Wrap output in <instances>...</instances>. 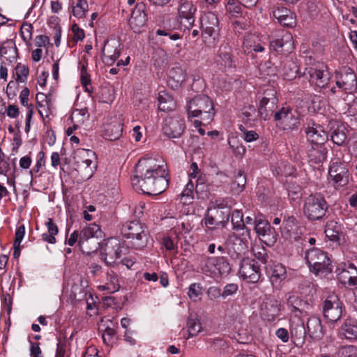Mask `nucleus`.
Masks as SVG:
<instances>
[{"label": "nucleus", "instance_id": "obj_42", "mask_svg": "<svg viewBox=\"0 0 357 357\" xmlns=\"http://www.w3.org/2000/svg\"><path fill=\"white\" fill-rule=\"evenodd\" d=\"M168 83L172 87H178L185 79V74L181 68H172L168 73Z\"/></svg>", "mask_w": 357, "mask_h": 357}, {"label": "nucleus", "instance_id": "obj_7", "mask_svg": "<svg viewBox=\"0 0 357 357\" xmlns=\"http://www.w3.org/2000/svg\"><path fill=\"white\" fill-rule=\"evenodd\" d=\"M79 234L80 240L78 241V245L83 252L89 254L98 249V239L102 238V234L99 225L95 223L89 224L83 228Z\"/></svg>", "mask_w": 357, "mask_h": 357}, {"label": "nucleus", "instance_id": "obj_50", "mask_svg": "<svg viewBox=\"0 0 357 357\" xmlns=\"http://www.w3.org/2000/svg\"><path fill=\"white\" fill-rule=\"evenodd\" d=\"M231 219L234 229L241 230L242 232L243 230H250L245 225L243 214L241 211L234 210L231 215Z\"/></svg>", "mask_w": 357, "mask_h": 357}, {"label": "nucleus", "instance_id": "obj_32", "mask_svg": "<svg viewBox=\"0 0 357 357\" xmlns=\"http://www.w3.org/2000/svg\"><path fill=\"white\" fill-rule=\"evenodd\" d=\"M122 255V248L120 243L115 242L110 245H107L104 253L102 254L104 261L107 265H112Z\"/></svg>", "mask_w": 357, "mask_h": 357}, {"label": "nucleus", "instance_id": "obj_8", "mask_svg": "<svg viewBox=\"0 0 357 357\" xmlns=\"http://www.w3.org/2000/svg\"><path fill=\"white\" fill-rule=\"evenodd\" d=\"M321 307L323 316L328 322L336 323L341 319L344 304L334 292L323 298Z\"/></svg>", "mask_w": 357, "mask_h": 357}, {"label": "nucleus", "instance_id": "obj_40", "mask_svg": "<svg viewBox=\"0 0 357 357\" xmlns=\"http://www.w3.org/2000/svg\"><path fill=\"white\" fill-rule=\"evenodd\" d=\"M351 160L349 150L346 148H339L334 150L333 157L331 163L347 165Z\"/></svg>", "mask_w": 357, "mask_h": 357}, {"label": "nucleus", "instance_id": "obj_58", "mask_svg": "<svg viewBox=\"0 0 357 357\" xmlns=\"http://www.w3.org/2000/svg\"><path fill=\"white\" fill-rule=\"evenodd\" d=\"M155 34L157 36L165 37V38L162 40L163 43H167L169 40H176L181 38V35L179 33L173 32L170 29L167 27L157 29Z\"/></svg>", "mask_w": 357, "mask_h": 357}, {"label": "nucleus", "instance_id": "obj_63", "mask_svg": "<svg viewBox=\"0 0 357 357\" xmlns=\"http://www.w3.org/2000/svg\"><path fill=\"white\" fill-rule=\"evenodd\" d=\"M116 335V331L110 327H107L102 335L105 344H110L113 342V338Z\"/></svg>", "mask_w": 357, "mask_h": 357}, {"label": "nucleus", "instance_id": "obj_16", "mask_svg": "<svg viewBox=\"0 0 357 357\" xmlns=\"http://www.w3.org/2000/svg\"><path fill=\"white\" fill-rule=\"evenodd\" d=\"M120 47V41L115 38H110L105 42L101 56L106 65L111 66L117 60L121 54Z\"/></svg>", "mask_w": 357, "mask_h": 357}, {"label": "nucleus", "instance_id": "obj_22", "mask_svg": "<svg viewBox=\"0 0 357 357\" xmlns=\"http://www.w3.org/2000/svg\"><path fill=\"white\" fill-rule=\"evenodd\" d=\"M337 275L342 284L349 287L357 286V267L354 264H344Z\"/></svg>", "mask_w": 357, "mask_h": 357}, {"label": "nucleus", "instance_id": "obj_41", "mask_svg": "<svg viewBox=\"0 0 357 357\" xmlns=\"http://www.w3.org/2000/svg\"><path fill=\"white\" fill-rule=\"evenodd\" d=\"M46 226L47 227V233H43L41 235L42 240L45 242L54 244L56 242L55 236L59 232V229L57 225L54 222L52 218H48Z\"/></svg>", "mask_w": 357, "mask_h": 357}, {"label": "nucleus", "instance_id": "obj_27", "mask_svg": "<svg viewBox=\"0 0 357 357\" xmlns=\"http://www.w3.org/2000/svg\"><path fill=\"white\" fill-rule=\"evenodd\" d=\"M278 99L274 94L271 98L264 97L260 100L258 108V114L264 119L266 120L272 114L274 115L277 108Z\"/></svg>", "mask_w": 357, "mask_h": 357}, {"label": "nucleus", "instance_id": "obj_31", "mask_svg": "<svg viewBox=\"0 0 357 357\" xmlns=\"http://www.w3.org/2000/svg\"><path fill=\"white\" fill-rule=\"evenodd\" d=\"M290 333L292 342L296 347H302L305 342L307 334L304 323L291 324L290 326Z\"/></svg>", "mask_w": 357, "mask_h": 357}, {"label": "nucleus", "instance_id": "obj_12", "mask_svg": "<svg viewBox=\"0 0 357 357\" xmlns=\"http://www.w3.org/2000/svg\"><path fill=\"white\" fill-rule=\"evenodd\" d=\"M270 47L281 54L291 53L294 48L291 33L284 30L278 31L275 37L271 40Z\"/></svg>", "mask_w": 357, "mask_h": 357}, {"label": "nucleus", "instance_id": "obj_23", "mask_svg": "<svg viewBox=\"0 0 357 357\" xmlns=\"http://www.w3.org/2000/svg\"><path fill=\"white\" fill-rule=\"evenodd\" d=\"M266 269L269 275L270 282L273 285L280 284L287 278L286 267L280 263L273 262L269 264Z\"/></svg>", "mask_w": 357, "mask_h": 357}, {"label": "nucleus", "instance_id": "obj_18", "mask_svg": "<svg viewBox=\"0 0 357 357\" xmlns=\"http://www.w3.org/2000/svg\"><path fill=\"white\" fill-rule=\"evenodd\" d=\"M241 276L248 282L255 283L260 278V268L254 259H243L239 268Z\"/></svg>", "mask_w": 357, "mask_h": 357}, {"label": "nucleus", "instance_id": "obj_52", "mask_svg": "<svg viewBox=\"0 0 357 357\" xmlns=\"http://www.w3.org/2000/svg\"><path fill=\"white\" fill-rule=\"evenodd\" d=\"M88 8L86 0H77L75 5L73 7V14L79 19L84 18L88 12Z\"/></svg>", "mask_w": 357, "mask_h": 357}, {"label": "nucleus", "instance_id": "obj_47", "mask_svg": "<svg viewBox=\"0 0 357 357\" xmlns=\"http://www.w3.org/2000/svg\"><path fill=\"white\" fill-rule=\"evenodd\" d=\"M331 140L338 146L343 145L347 139L345 128L343 126L333 127L331 133Z\"/></svg>", "mask_w": 357, "mask_h": 357}, {"label": "nucleus", "instance_id": "obj_55", "mask_svg": "<svg viewBox=\"0 0 357 357\" xmlns=\"http://www.w3.org/2000/svg\"><path fill=\"white\" fill-rule=\"evenodd\" d=\"M258 236L260 240L268 246L273 245L277 241V234L274 228L269 229Z\"/></svg>", "mask_w": 357, "mask_h": 357}, {"label": "nucleus", "instance_id": "obj_30", "mask_svg": "<svg viewBox=\"0 0 357 357\" xmlns=\"http://www.w3.org/2000/svg\"><path fill=\"white\" fill-rule=\"evenodd\" d=\"M310 81L314 82L317 87L325 88L329 83L330 76L327 71L310 67L307 68Z\"/></svg>", "mask_w": 357, "mask_h": 357}, {"label": "nucleus", "instance_id": "obj_21", "mask_svg": "<svg viewBox=\"0 0 357 357\" xmlns=\"http://www.w3.org/2000/svg\"><path fill=\"white\" fill-rule=\"evenodd\" d=\"M273 16L283 26L292 28L296 25V15L285 7L278 6L274 8Z\"/></svg>", "mask_w": 357, "mask_h": 357}, {"label": "nucleus", "instance_id": "obj_28", "mask_svg": "<svg viewBox=\"0 0 357 357\" xmlns=\"http://www.w3.org/2000/svg\"><path fill=\"white\" fill-rule=\"evenodd\" d=\"M338 335L341 338L349 340L357 339V320L347 318L338 329Z\"/></svg>", "mask_w": 357, "mask_h": 357}, {"label": "nucleus", "instance_id": "obj_20", "mask_svg": "<svg viewBox=\"0 0 357 357\" xmlns=\"http://www.w3.org/2000/svg\"><path fill=\"white\" fill-rule=\"evenodd\" d=\"M230 216L228 208L222 210L215 209L213 215H207L205 218V225L208 228L225 227L227 224Z\"/></svg>", "mask_w": 357, "mask_h": 357}, {"label": "nucleus", "instance_id": "obj_25", "mask_svg": "<svg viewBox=\"0 0 357 357\" xmlns=\"http://www.w3.org/2000/svg\"><path fill=\"white\" fill-rule=\"evenodd\" d=\"M305 132L307 138L312 145H324L328 139L326 132L319 124L313 123L312 126L307 127Z\"/></svg>", "mask_w": 357, "mask_h": 357}, {"label": "nucleus", "instance_id": "obj_59", "mask_svg": "<svg viewBox=\"0 0 357 357\" xmlns=\"http://www.w3.org/2000/svg\"><path fill=\"white\" fill-rule=\"evenodd\" d=\"M241 5L239 1L227 0L226 10L231 17H238L242 13Z\"/></svg>", "mask_w": 357, "mask_h": 357}, {"label": "nucleus", "instance_id": "obj_33", "mask_svg": "<svg viewBox=\"0 0 357 357\" xmlns=\"http://www.w3.org/2000/svg\"><path fill=\"white\" fill-rule=\"evenodd\" d=\"M307 153L310 162L320 164L326 159L327 149L324 145H311Z\"/></svg>", "mask_w": 357, "mask_h": 357}, {"label": "nucleus", "instance_id": "obj_61", "mask_svg": "<svg viewBox=\"0 0 357 357\" xmlns=\"http://www.w3.org/2000/svg\"><path fill=\"white\" fill-rule=\"evenodd\" d=\"M33 29V26L31 24L24 23L22 24L20 29V35L26 43L31 40Z\"/></svg>", "mask_w": 357, "mask_h": 357}, {"label": "nucleus", "instance_id": "obj_9", "mask_svg": "<svg viewBox=\"0 0 357 357\" xmlns=\"http://www.w3.org/2000/svg\"><path fill=\"white\" fill-rule=\"evenodd\" d=\"M250 230H243L239 235L232 234L226 239L227 254L232 259H241L248 249Z\"/></svg>", "mask_w": 357, "mask_h": 357}, {"label": "nucleus", "instance_id": "obj_53", "mask_svg": "<svg viewBox=\"0 0 357 357\" xmlns=\"http://www.w3.org/2000/svg\"><path fill=\"white\" fill-rule=\"evenodd\" d=\"M25 234V227L24 225H20L17 227L16 231H15V238L14 241V252H13V257L15 258L19 257L20 255V243L24 236Z\"/></svg>", "mask_w": 357, "mask_h": 357}, {"label": "nucleus", "instance_id": "obj_14", "mask_svg": "<svg viewBox=\"0 0 357 357\" xmlns=\"http://www.w3.org/2000/svg\"><path fill=\"white\" fill-rule=\"evenodd\" d=\"M281 308L279 300L266 298L261 305L260 316L264 321L273 322L280 315Z\"/></svg>", "mask_w": 357, "mask_h": 357}, {"label": "nucleus", "instance_id": "obj_10", "mask_svg": "<svg viewBox=\"0 0 357 357\" xmlns=\"http://www.w3.org/2000/svg\"><path fill=\"white\" fill-rule=\"evenodd\" d=\"M335 84L341 91L353 93L357 90V78L353 69L342 66L334 72Z\"/></svg>", "mask_w": 357, "mask_h": 357}, {"label": "nucleus", "instance_id": "obj_39", "mask_svg": "<svg viewBox=\"0 0 357 357\" xmlns=\"http://www.w3.org/2000/svg\"><path fill=\"white\" fill-rule=\"evenodd\" d=\"M246 183V177L243 170H238L234 180L231 183V192L232 195H238L242 192Z\"/></svg>", "mask_w": 357, "mask_h": 357}, {"label": "nucleus", "instance_id": "obj_54", "mask_svg": "<svg viewBox=\"0 0 357 357\" xmlns=\"http://www.w3.org/2000/svg\"><path fill=\"white\" fill-rule=\"evenodd\" d=\"M194 187L193 182L189 180L181 194V201L183 204H190L193 199Z\"/></svg>", "mask_w": 357, "mask_h": 357}, {"label": "nucleus", "instance_id": "obj_24", "mask_svg": "<svg viewBox=\"0 0 357 357\" xmlns=\"http://www.w3.org/2000/svg\"><path fill=\"white\" fill-rule=\"evenodd\" d=\"M324 233L328 240L335 243L337 245H340L344 240L342 225L336 221H328L325 226Z\"/></svg>", "mask_w": 357, "mask_h": 357}, {"label": "nucleus", "instance_id": "obj_4", "mask_svg": "<svg viewBox=\"0 0 357 357\" xmlns=\"http://www.w3.org/2000/svg\"><path fill=\"white\" fill-rule=\"evenodd\" d=\"M275 126L280 130L291 132L300 126V115L297 109L284 105L276 110L273 116Z\"/></svg>", "mask_w": 357, "mask_h": 357}, {"label": "nucleus", "instance_id": "obj_26", "mask_svg": "<svg viewBox=\"0 0 357 357\" xmlns=\"http://www.w3.org/2000/svg\"><path fill=\"white\" fill-rule=\"evenodd\" d=\"M305 329L310 337L314 340H319L324 337V328L321 321L318 317L312 316L309 317L306 323Z\"/></svg>", "mask_w": 357, "mask_h": 357}, {"label": "nucleus", "instance_id": "obj_64", "mask_svg": "<svg viewBox=\"0 0 357 357\" xmlns=\"http://www.w3.org/2000/svg\"><path fill=\"white\" fill-rule=\"evenodd\" d=\"M38 113L42 118L48 117L52 114V102L43 103L38 105Z\"/></svg>", "mask_w": 357, "mask_h": 357}, {"label": "nucleus", "instance_id": "obj_37", "mask_svg": "<svg viewBox=\"0 0 357 357\" xmlns=\"http://www.w3.org/2000/svg\"><path fill=\"white\" fill-rule=\"evenodd\" d=\"M243 48L247 54H252V52H262L265 50L264 45L252 36L248 37L244 40Z\"/></svg>", "mask_w": 357, "mask_h": 357}, {"label": "nucleus", "instance_id": "obj_2", "mask_svg": "<svg viewBox=\"0 0 357 357\" xmlns=\"http://www.w3.org/2000/svg\"><path fill=\"white\" fill-rule=\"evenodd\" d=\"M187 112L189 118H200V121H195V126L209 124L215 116L213 102L208 96L204 95H199L192 98L188 102Z\"/></svg>", "mask_w": 357, "mask_h": 357}, {"label": "nucleus", "instance_id": "obj_1", "mask_svg": "<svg viewBox=\"0 0 357 357\" xmlns=\"http://www.w3.org/2000/svg\"><path fill=\"white\" fill-rule=\"evenodd\" d=\"M167 164L154 158H141L136 164L131 178L132 186L149 195L163 192L168 187Z\"/></svg>", "mask_w": 357, "mask_h": 357}, {"label": "nucleus", "instance_id": "obj_57", "mask_svg": "<svg viewBox=\"0 0 357 357\" xmlns=\"http://www.w3.org/2000/svg\"><path fill=\"white\" fill-rule=\"evenodd\" d=\"M254 223L255 229L258 235L266 231V230H268L269 229L273 228V227L271 226L268 221L264 219V218L262 215H259L256 217Z\"/></svg>", "mask_w": 357, "mask_h": 357}, {"label": "nucleus", "instance_id": "obj_35", "mask_svg": "<svg viewBox=\"0 0 357 357\" xmlns=\"http://www.w3.org/2000/svg\"><path fill=\"white\" fill-rule=\"evenodd\" d=\"M121 287L117 274L113 270H108L106 273V282L104 284L99 286L100 290H106L108 293L112 294L119 290Z\"/></svg>", "mask_w": 357, "mask_h": 357}, {"label": "nucleus", "instance_id": "obj_49", "mask_svg": "<svg viewBox=\"0 0 357 357\" xmlns=\"http://www.w3.org/2000/svg\"><path fill=\"white\" fill-rule=\"evenodd\" d=\"M188 335L186 339L196 336L202 330L201 324L196 316L190 315L187 321Z\"/></svg>", "mask_w": 357, "mask_h": 357}, {"label": "nucleus", "instance_id": "obj_19", "mask_svg": "<svg viewBox=\"0 0 357 357\" xmlns=\"http://www.w3.org/2000/svg\"><path fill=\"white\" fill-rule=\"evenodd\" d=\"M328 174L336 188L346 185L349 181L347 165L331 163Z\"/></svg>", "mask_w": 357, "mask_h": 357}, {"label": "nucleus", "instance_id": "obj_34", "mask_svg": "<svg viewBox=\"0 0 357 357\" xmlns=\"http://www.w3.org/2000/svg\"><path fill=\"white\" fill-rule=\"evenodd\" d=\"M218 62L225 68H233L236 66L231 54V49L228 44H222L218 50Z\"/></svg>", "mask_w": 357, "mask_h": 357}, {"label": "nucleus", "instance_id": "obj_13", "mask_svg": "<svg viewBox=\"0 0 357 357\" xmlns=\"http://www.w3.org/2000/svg\"><path fill=\"white\" fill-rule=\"evenodd\" d=\"M145 10L146 4L144 2L137 3L132 10L128 23L130 29L136 33H142L146 29L148 18Z\"/></svg>", "mask_w": 357, "mask_h": 357}, {"label": "nucleus", "instance_id": "obj_11", "mask_svg": "<svg viewBox=\"0 0 357 357\" xmlns=\"http://www.w3.org/2000/svg\"><path fill=\"white\" fill-rule=\"evenodd\" d=\"M185 128V119L178 114L167 116L162 126V133L169 139L180 138Z\"/></svg>", "mask_w": 357, "mask_h": 357}, {"label": "nucleus", "instance_id": "obj_62", "mask_svg": "<svg viewBox=\"0 0 357 357\" xmlns=\"http://www.w3.org/2000/svg\"><path fill=\"white\" fill-rule=\"evenodd\" d=\"M188 296L191 299H196L202 294V287L199 283H192L189 287L188 292Z\"/></svg>", "mask_w": 357, "mask_h": 357}, {"label": "nucleus", "instance_id": "obj_60", "mask_svg": "<svg viewBox=\"0 0 357 357\" xmlns=\"http://www.w3.org/2000/svg\"><path fill=\"white\" fill-rule=\"evenodd\" d=\"M259 71L262 76H272L276 74L277 69L270 61H268L264 63L260 64Z\"/></svg>", "mask_w": 357, "mask_h": 357}, {"label": "nucleus", "instance_id": "obj_48", "mask_svg": "<svg viewBox=\"0 0 357 357\" xmlns=\"http://www.w3.org/2000/svg\"><path fill=\"white\" fill-rule=\"evenodd\" d=\"M228 144L229 145V148L231 149L233 154L236 158H243L245 153L246 149L243 144L237 138V137H229Z\"/></svg>", "mask_w": 357, "mask_h": 357}, {"label": "nucleus", "instance_id": "obj_5", "mask_svg": "<svg viewBox=\"0 0 357 357\" xmlns=\"http://www.w3.org/2000/svg\"><path fill=\"white\" fill-rule=\"evenodd\" d=\"M328 205L323 195L313 193L304 199L303 211L310 221L320 220L325 216Z\"/></svg>", "mask_w": 357, "mask_h": 357}, {"label": "nucleus", "instance_id": "obj_46", "mask_svg": "<svg viewBox=\"0 0 357 357\" xmlns=\"http://www.w3.org/2000/svg\"><path fill=\"white\" fill-rule=\"evenodd\" d=\"M298 70L297 65L292 60L287 59L282 68V76L284 79L291 80L296 77Z\"/></svg>", "mask_w": 357, "mask_h": 357}, {"label": "nucleus", "instance_id": "obj_56", "mask_svg": "<svg viewBox=\"0 0 357 357\" xmlns=\"http://www.w3.org/2000/svg\"><path fill=\"white\" fill-rule=\"evenodd\" d=\"M29 73L28 66L18 63L15 68L13 76L16 82H24L29 75Z\"/></svg>", "mask_w": 357, "mask_h": 357}, {"label": "nucleus", "instance_id": "obj_38", "mask_svg": "<svg viewBox=\"0 0 357 357\" xmlns=\"http://www.w3.org/2000/svg\"><path fill=\"white\" fill-rule=\"evenodd\" d=\"M215 278L216 276H227L231 271L229 260L223 256L215 257Z\"/></svg>", "mask_w": 357, "mask_h": 357}, {"label": "nucleus", "instance_id": "obj_36", "mask_svg": "<svg viewBox=\"0 0 357 357\" xmlns=\"http://www.w3.org/2000/svg\"><path fill=\"white\" fill-rule=\"evenodd\" d=\"M215 257L204 255L200 257L199 266L201 272L205 275L215 278Z\"/></svg>", "mask_w": 357, "mask_h": 357}, {"label": "nucleus", "instance_id": "obj_45", "mask_svg": "<svg viewBox=\"0 0 357 357\" xmlns=\"http://www.w3.org/2000/svg\"><path fill=\"white\" fill-rule=\"evenodd\" d=\"M122 126L119 123H112L105 127L103 137L109 141H114L120 137L122 133Z\"/></svg>", "mask_w": 357, "mask_h": 357}, {"label": "nucleus", "instance_id": "obj_51", "mask_svg": "<svg viewBox=\"0 0 357 357\" xmlns=\"http://www.w3.org/2000/svg\"><path fill=\"white\" fill-rule=\"evenodd\" d=\"M158 101V109L161 111H170L172 110L175 107V102L172 96L165 93H159Z\"/></svg>", "mask_w": 357, "mask_h": 357}, {"label": "nucleus", "instance_id": "obj_44", "mask_svg": "<svg viewBox=\"0 0 357 357\" xmlns=\"http://www.w3.org/2000/svg\"><path fill=\"white\" fill-rule=\"evenodd\" d=\"M79 154L80 155L82 160H77L76 161L77 167L80 169H89L91 172L90 176H91L93 172L91 167L93 160L91 158H89V157H94L95 153L91 150L83 149L79 152Z\"/></svg>", "mask_w": 357, "mask_h": 357}, {"label": "nucleus", "instance_id": "obj_43", "mask_svg": "<svg viewBox=\"0 0 357 357\" xmlns=\"http://www.w3.org/2000/svg\"><path fill=\"white\" fill-rule=\"evenodd\" d=\"M287 305L291 308V312L301 314L306 303L297 295L290 294L287 299Z\"/></svg>", "mask_w": 357, "mask_h": 357}, {"label": "nucleus", "instance_id": "obj_17", "mask_svg": "<svg viewBox=\"0 0 357 357\" xmlns=\"http://www.w3.org/2000/svg\"><path fill=\"white\" fill-rule=\"evenodd\" d=\"M197 11V7L192 1L189 0H181L178 7V17L181 23L190 29L195 22V14Z\"/></svg>", "mask_w": 357, "mask_h": 357}, {"label": "nucleus", "instance_id": "obj_29", "mask_svg": "<svg viewBox=\"0 0 357 357\" xmlns=\"http://www.w3.org/2000/svg\"><path fill=\"white\" fill-rule=\"evenodd\" d=\"M0 56L9 63L17 60L18 52L13 40H7L1 44L0 47Z\"/></svg>", "mask_w": 357, "mask_h": 357}, {"label": "nucleus", "instance_id": "obj_6", "mask_svg": "<svg viewBox=\"0 0 357 357\" xmlns=\"http://www.w3.org/2000/svg\"><path fill=\"white\" fill-rule=\"evenodd\" d=\"M122 234L131 238L132 246L135 249H142L147 245L149 231L146 226L139 221L126 222L121 229Z\"/></svg>", "mask_w": 357, "mask_h": 357}, {"label": "nucleus", "instance_id": "obj_15", "mask_svg": "<svg viewBox=\"0 0 357 357\" xmlns=\"http://www.w3.org/2000/svg\"><path fill=\"white\" fill-rule=\"evenodd\" d=\"M218 25L219 20L214 13H205L200 17V28L202 29V36L205 38L207 37H213L215 38L218 34Z\"/></svg>", "mask_w": 357, "mask_h": 357}, {"label": "nucleus", "instance_id": "obj_3", "mask_svg": "<svg viewBox=\"0 0 357 357\" xmlns=\"http://www.w3.org/2000/svg\"><path fill=\"white\" fill-rule=\"evenodd\" d=\"M305 260L310 271L317 275H326L333 271L328 254L319 248L307 249L305 252Z\"/></svg>", "mask_w": 357, "mask_h": 357}]
</instances>
